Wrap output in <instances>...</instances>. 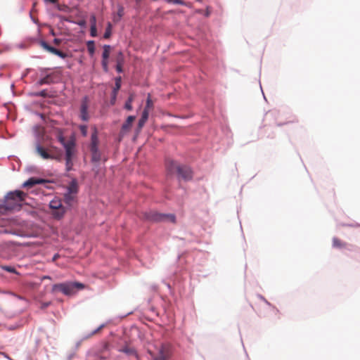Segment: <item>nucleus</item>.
<instances>
[{
	"instance_id": "7",
	"label": "nucleus",
	"mask_w": 360,
	"mask_h": 360,
	"mask_svg": "<svg viewBox=\"0 0 360 360\" xmlns=\"http://www.w3.org/2000/svg\"><path fill=\"white\" fill-rule=\"evenodd\" d=\"M89 107V101L87 96L84 97L81 101L79 108V117L84 122L89 121L90 117L88 112Z\"/></svg>"
},
{
	"instance_id": "30",
	"label": "nucleus",
	"mask_w": 360,
	"mask_h": 360,
	"mask_svg": "<svg viewBox=\"0 0 360 360\" xmlns=\"http://www.w3.org/2000/svg\"><path fill=\"white\" fill-rule=\"evenodd\" d=\"M2 269L10 273L18 274L15 269L11 266H3Z\"/></svg>"
},
{
	"instance_id": "46",
	"label": "nucleus",
	"mask_w": 360,
	"mask_h": 360,
	"mask_svg": "<svg viewBox=\"0 0 360 360\" xmlns=\"http://www.w3.org/2000/svg\"><path fill=\"white\" fill-rule=\"evenodd\" d=\"M84 24V22L79 23V25H83Z\"/></svg>"
},
{
	"instance_id": "5",
	"label": "nucleus",
	"mask_w": 360,
	"mask_h": 360,
	"mask_svg": "<svg viewBox=\"0 0 360 360\" xmlns=\"http://www.w3.org/2000/svg\"><path fill=\"white\" fill-rule=\"evenodd\" d=\"M144 218L150 221H163L169 220L174 223L176 217L174 214H165L155 211H150L144 213Z\"/></svg>"
},
{
	"instance_id": "15",
	"label": "nucleus",
	"mask_w": 360,
	"mask_h": 360,
	"mask_svg": "<svg viewBox=\"0 0 360 360\" xmlns=\"http://www.w3.org/2000/svg\"><path fill=\"white\" fill-rule=\"evenodd\" d=\"M53 74L47 75L46 77L41 78L38 81L39 85L50 84L53 82Z\"/></svg>"
},
{
	"instance_id": "1",
	"label": "nucleus",
	"mask_w": 360,
	"mask_h": 360,
	"mask_svg": "<svg viewBox=\"0 0 360 360\" xmlns=\"http://www.w3.org/2000/svg\"><path fill=\"white\" fill-rule=\"evenodd\" d=\"M26 195L25 193L18 190L8 193L1 201V208L9 211L20 210Z\"/></svg>"
},
{
	"instance_id": "20",
	"label": "nucleus",
	"mask_w": 360,
	"mask_h": 360,
	"mask_svg": "<svg viewBox=\"0 0 360 360\" xmlns=\"http://www.w3.org/2000/svg\"><path fill=\"white\" fill-rule=\"evenodd\" d=\"M56 136L58 139V141L63 146L67 143L68 141H65V139L63 135V131L61 129H56Z\"/></svg>"
},
{
	"instance_id": "25",
	"label": "nucleus",
	"mask_w": 360,
	"mask_h": 360,
	"mask_svg": "<svg viewBox=\"0 0 360 360\" xmlns=\"http://www.w3.org/2000/svg\"><path fill=\"white\" fill-rule=\"evenodd\" d=\"M120 352H124L128 355H134L136 352L134 348L129 347H124L120 349Z\"/></svg>"
},
{
	"instance_id": "19",
	"label": "nucleus",
	"mask_w": 360,
	"mask_h": 360,
	"mask_svg": "<svg viewBox=\"0 0 360 360\" xmlns=\"http://www.w3.org/2000/svg\"><path fill=\"white\" fill-rule=\"evenodd\" d=\"M76 195L67 193L64 195V200L69 206H72L75 201Z\"/></svg>"
},
{
	"instance_id": "35",
	"label": "nucleus",
	"mask_w": 360,
	"mask_h": 360,
	"mask_svg": "<svg viewBox=\"0 0 360 360\" xmlns=\"http://www.w3.org/2000/svg\"><path fill=\"white\" fill-rule=\"evenodd\" d=\"M55 55L59 56L61 58H65L68 56L67 53H65L58 49H57Z\"/></svg>"
},
{
	"instance_id": "2",
	"label": "nucleus",
	"mask_w": 360,
	"mask_h": 360,
	"mask_svg": "<svg viewBox=\"0 0 360 360\" xmlns=\"http://www.w3.org/2000/svg\"><path fill=\"white\" fill-rule=\"evenodd\" d=\"M166 168L169 174H176L179 179L184 181H189L193 178V172L188 166L179 165L174 160H167Z\"/></svg>"
},
{
	"instance_id": "14",
	"label": "nucleus",
	"mask_w": 360,
	"mask_h": 360,
	"mask_svg": "<svg viewBox=\"0 0 360 360\" xmlns=\"http://www.w3.org/2000/svg\"><path fill=\"white\" fill-rule=\"evenodd\" d=\"M149 115V112L147 109H144L141 119L139 121L138 127L139 129H141L146 122Z\"/></svg>"
},
{
	"instance_id": "12",
	"label": "nucleus",
	"mask_w": 360,
	"mask_h": 360,
	"mask_svg": "<svg viewBox=\"0 0 360 360\" xmlns=\"http://www.w3.org/2000/svg\"><path fill=\"white\" fill-rule=\"evenodd\" d=\"M98 143L97 131L95 129L91 136L90 149L98 148Z\"/></svg>"
},
{
	"instance_id": "3",
	"label": "nucleus",
	"mask_w": 360,
	"mask_h": 360,
	"mask_svg": "<svg viewBox=\"0 0 360 360\" xmlns=\"http://www.w3.org/2000/svg\"><path fill=\"white\" fill-rule=\"evenodd\" d=\"M84 288L85 285L79 282H65L54 284L51 288V292H61L65 295L71 296Z\"/></svg>"
},
{
	"instance_id": "47",
	"label": "nucleus",
	"mask_w": 360,
	"mask_h": 360,
	"mask_svg": "<svg viewBox=\"0 0 360 360\" xmlns=\"http://www.w3.org/2000/svg\"><path fill=\"white\" fill-rule=\"evenodd\" d=\"M1 201L0 200V208H1Z\"/></svg>"
},
{
	"instance_id": "48",
	"label": "nucleus",
	"mask_w": 360,
	"mask_h": 360,
	"mask_svg": "<svg viewBox=\"0 0 360 360\" xmlns=\"http://www.w3.org/2000/svg\"><path fill=\"white\" fill-rule=\"evenodd\" d=\"M136 1H139L140 0H136Z\"/></svg>"
},
{
	"instance_id": "40",
	"label": "nucleus",
	"mask_w": 360,
	"mask_h": 360,
	"mask_svg": "<svg viewBox=\"0 0 360 360\" xmlns=\"http://www.w3.org/2000/svg\"><path fill=\"white\" fill-rule=\"evenodd\" d=\"M60 41H61L59 39H54V40H53L54 44L56 45H59L60 44Z\"/></svg>"
},
{
	"instance_id": "13",
	"label": "nucleus",
	"mask_w": 360,
	"mask_h": 360,
	"mask_svg": "<svg viewBox=\"0 0 360 360\" xmlns=\"http://www.w3.org/2000/svg\"><path fill=\"white\" fill-rule=\"evenodd\" d=\"M78 192V184L77 181L74 179L70 183L68 187V193L76 195Z\"/></svg>"
},
{
	"instance_id": "4",
	"label": "nucleus",
	"mask_w": 360,
	"mask_h": 360,
	"mask_svg": "<svg viewBox=\"0 0 360 360\" xmlns=\"http://www.w3.org/2000/svg\"><path fill=\"white\" fill-rule=\"evenodd\" d=\"M65 150V166L67 171L72 169L73 162L72 159L75 155V142L73 139L68 141L67 143L63 145Z\"/></svg>"
},
{
	"instance_id": "29",
	"label": "nucleus",
	"mask_w": 360,
	"mask_h": 360,
	"mask_svg": "<svg viewBox=\"0 0 360 360\" xmlns=\"http://www.w3.org/2000/svg\"><path fill=\"white\" fill-rule=\"evenodd\" d=\"M116 62L117 63L124 64V58L123 53L121 51H120L117 56Z\"/></svg>"
},
{
	"instance_id": "18",
	"label": "nucleus",
	"mask_w": 360,
	"mask_h": 360,
	"mask_svg": "<svg viewBox=\"0 0 360 360\" xmlns=\"http://www.w3.org/2000/svg\"><path fill=\"white\" fill-rule=\"evenodd\" d=\"M91 153V160L94 162H98L101 159V154L98 148L90 149Z\"/></svg>"
},
{
	"instance_id": "45",
	"label": "nucleus",
	"mask_w": 360,
	"mask_h": 360,
	"mask_svg": "<svg viewBox=\"0 0 360 360\" xmlns=\"http://www.w3.org/2000/svg\"><path fill=\"white\" fill-rule=\"evenodd\" d=\"M121 12H122V11H119V15H120V16H121V15H122Z\"/></svg>"
},
{
	"instance_id": "41",
	"label": "nucleus",
	"mask_w": 360,
	"mask_h": 360,
	"mask_svg": "<svg viewBox=\"0 0 360 360\" xmlns=\"http://www.w3.org/2000/svg\"><path fill=\"white\" fill-rule=\"evenodd\" d=\"M58 0H44L45 2L56 4Z\"/></svg>"
},
{
	"instance_id": "6",
	"label": "nucleus",
	"mask_w": 360,
	"mask_h": 360,
	"mask_svg": "<svg viewBox=\"0 0 360 360\" xmlns=\"http://www.w3.org/2000/svg\"><path fill=\"white\" fill-rule=\"evenodd\" d=\"M49 207L51 210L52 216L57 219H61L66 212L65 207L63 206L61 201L57 198L50 201Z\"/></svg>"
},
{
	"instance_id": "37",
	"label": "nucleus",
	"mask_w": 360,
	"mask_h": 360,
	"mask_svg": "<svg viewBox=\"0 0 360 360\" xmlns=\"http://www.w3.org/2000/svg\"><path fill=\"white\" fill-rule=\"evenodd\" d=\"M122 65H123V64H120V63H117V65H116V70L120 73L122 72V71H123Z\"/></svg>"
},
{
	"instance_id": "31",
	"label": "nucleus",
	"mask_w": 360,
	"mask_h": 360,
	"mask_svg": "<svg viewBox=\"0 0 360 360\" xmlns=\"http://www.w3.org/2000/svg\"><path fill=\"white\" fill-rule=\"evenodd\" d=\"M102 67L105 72L108 71V60L102 59Z\"/></svg>"
},
{
	"instance_id": "10",
	"label": "nucleus",
	"mask_w": 360,
	"mask_h": 360,
	"mask_svg": "<svg viewBox=\"0 0 360 360\" xmlns=\"http://www.w3.org/2000/svg\"><path fill=\"white\" fill-rule=\"evenodd\" d=\"M169 357L168 351L164 347L162 346L159 350V353L158 355L154 356V360H167Z\"/></svg>"
},
{
	"instance_id": "9",
	"label": "nucleus",
	"mask_w": 360,
	"mask_h": 360,
	"mask_svg": "<svg viewBox=\"0 0 360 360\" xmlns=\"http://www.w3.org/2000/svg\"><path fill=\"white\" fill-rule=\"evenodd\" d=\"M135 120V116L130 115L127 117L126 122L122 124V133L127 132L130 130L133 122Z\"/></svg>"
},
{
	"instance_id": "17",
	"label": "nucleus",
	"mask_w": 360,
	"mask_h": 360,
	"mask_svg": "<svg viewBox=\"0 0 360 360\" xmlns=\"http://www.w3.org/2000/svg\"><path fill=\"white\" fill-rule=\"evenodd\" d=\"M49 153H53L56 155V158H51L52 160H60L61 157V150L54 146H50L48 148Z\"/></svg>"
},
{
	"instance_id": "16",
	"label": "nucleus",
	"mask_w": 360,
	"mask_h": 360,
	"mask_svg": "<svg viewBox=\"0 0 360 360\" xmlns=\"http://www.w3.org/2000/svg\"><path fill=\"white\" fill-rule=\"evenodd\" d=\"M120 87H121V77H119L115 79V87L112 91V102H114L115 101V98H116V96L117 94V91L120 90Z\"/></svg>"
},
{
	"instance_id": "43",
	"label": "nucleus",
	"mask_w": 360,
	"mask_h": 360,
	"mask_svg": "<svg viewBox=\"0 0 360 360\" xmlns=\"http://www.w3.org/2000/svg\"><path fill=\"white\" fill-rule=\"evenodd\" d=\"M42 279H51V277L49 276H44Z\"/></svg>"
},
{
	"instance_id": "27",
	"label": "nucleus",
	"mask_w": 360,
	"mask_h": 360,
	"mask_svg": "<svg viewBox=\"0 0 360 360\" xmlns=\"http://www.w3.org/2000/svg\"><path fill=\"white\" fill-rule=\"evenodd\" d=\"M112 34V25L110 22H108L107 25V27L105 29V32L104 33L103 37L105 39H109Z\"/></svg>"
},
{
	"instance_id": "26",
	"label": "nucleus",
	"mask_w": 360,
	"mask_h": 360,
	"mask_svg": "<svg viewBox=\"0 0 360 360\" xmlns=\"http://www.w3.org/2000/svg\"><path fill=\"white\" fill-rule=\"evenodd\" d=\"M134 101V95L133 94H131L127 101H126L125 103V105H124V108L127 110H132V105H131V103L133 102Z\"/></svg>"
},
{
	"instance_id": "21",
	"label": "nucleus",
	"mask_w": 360,
	"mask_h": 360,
	"mask_svg": "<svg viewBox=\"0 0 360 360\" xmlns=\"http://www.w3.org/2000/svg\"><path fill=\"white\" fill-rule=\"evenodd\" d=\"M347 245V243L345 242H342L340 239L338 238L334 237L333 238V246L336 248H345Z\"/></svg>"
},
{
	"instance_id": "28",
	"label": "nucleus",
	"mask_w": 360,
	"mask_h": 360,
	"mask_svg": "<svg viewBox=\"0 0 360 360\" xmlns=\"http://www.w3.org/2000/svg\"><path fill=\"white\" fill-rule=\"evenodd\" d=\"M153 105V101L151 100V96H150V94H148V97H147V100H146V107L144 109H147L148 110H149V109L150 108H152Z\"/></svg>"
},
{
	"instance_id": "8",
	"label": "nucleus",
	"mask_w": 360,
	"mask_h": 360,
	"mask_svg": "<svg viewBox=\"0 0 360 360\" xmlns=\"http://www.w3.org/2000/svg\"><path fill=\"white\" fill-rule=\"evenodd\" d=\"M36 151L43 159L48 160L56 158V155L53 153H49L48 149H45L40 145H37Z\"/></svg>"
},
{
	"instance_id": "34",
	"label": "nucleus",
	"mask_w": 360,
	"mask_h": 360,
	"mask_svg": "<svg viewBox=\"0 0 360 360\" xmlns=\"http://www.w3.org/2000/svg\"><path fill=\"white\" fill-rule=\"evenodd\" d=\"M90 34L93 37H95L97 36V29H96V27L91 26Z\"/></svg>"
},
{
	"instance_id": "33",
	"label": "nucleus",
	"mask_w": 360,
	"mask_h": 360,
	"mask_svg": "<svg viewBox=\"0 0 360 360\" xmlns=\"http://www.w3.org/2000/svg\"><path fill=\"white\" fill-rule=\"evenodd\" d=\"M169 4L184 5V3L182 0H165Z\"/></svg>"
},
{
	"instance_id": "36",
	"label": "nucleus",
	"mask_w": 360,
	"mask_h": 360,
	"mask_svg": "<svg viewBox=\"0 0 360 360\" xmlns=\"http://www.w3.org/2000/svg\"><path fill=\"white\" fill-rule=\"evenodd\" d=\"M90 23H91V26L96 27V18L94 15H92L90 17Z\"/></svg>"
},
{
	"instance_id": "32",
	"label": "nucleus",
	"mask_w": 360,
	"mask_h": 360,
	"mask_svg": "<svg viewBox=\"0 0 360 360\" xmlns=\"http://www.w3.org/2000/svg\"><path fill=\"white\" fill-rule=\"evenodd\" d=\"M80 131L84 136L87 135V127L86 125H81L79 127Z\"/></svg>"
},
{
	"instance_id": "42",
	"label": "nucleus",
	"mask_w": 360,
	"mask_h": 360,
	"mask_svg": "<svg viewBox=\"0 0 360 360\" xmlns=\"http://www.w3.org/2000/svg\"><path fill=\"white\" fill-rule=\"evenodd\" d=\"M39 95L41 96H44L46 95V92L45 91H41Z\"/></svg>"
},
{
	"instance_id": "22",
	"label": "nucleus",
	"mask_w": 360,
	"mask_h": 360,
	"mask_svg": "<svg viewBox=\"0 0 360 360\" xmlns=\"http://www.w3.org/2000/svg\"><path fill=\"white\" fill-rule=\"evenodd\" d=\"M111 50V46L110 45H104L103 51L102 54V59L108 60L110 56V53Z\"/></svg>"
},
{
	"instance_id": "11",
	"label": "nucleus",
	"mask_w": 360,
	"mask_h": 360,
	"mask_svg": "<svg viewBox=\"0 0 360 360\" xmlns=\"http://www.w3.org/2000/svg\"><path fill=\"white\" fill-rule=\"evenodd\" d=\"M45 181L41 179L30 178L23 184V187H32L36 184H40Z\"/></svg>"
},
{
	"instance_id": "44",
	"label": "nucleus",
	"mask_w": 360,
	"mask_h": 360,
	"mask_svg": "<svg viewBox=\"0 0 360 360\" xmlns=\"http://www.w3.org/2000/svg\"><path fill=\"white\" fill-rule=\"evenodd\" d=\"M57 257H58L57 255H55V256L53 257V260H55L56 259H57Z\"/></svg>"
},
{
	"instance_id": "23",
	"label": "nucleus",
	"mask_w": 360,
	"mask_h": 360,
	"mask_svg": "<svg viewBox=\"0 0 360 360\" xmlns=\"http://www.w3.org/2000/svg\"><path fill=\"white\" fill-rule=\"evenodd\" d=\"M87 49L91 56H93L95 53V44L94 41H89L86 43Z\"/></svg>"
},
{
	"instance_id": "39",
	"label": "nucleus",
	"mask_w": 360,
	"mask_h": 360,
	"mask_svg": "<svg viewBox=\"0 0 360 360\" xmlns=\"http://www.w3.org/2000/svg\"><path fill=\"white\" fill-rule=\"evenodd\" d=\"M103 328V326H101L99 328H98L96 330H94L91 333V335L97 333L101 328Z\"/></svg>"
},
{
	"instance_id": "24",
	"label": "nucleus",
	"mask_w": 360,
	"mask_h": 360,
	"mask_svg": "<svg viewBox=\"0 0 360 360\" xmlns=\"http://www.w3.org/2000/svg\"><path fill=\"white\" fill-rule=\"evenodd\" d=\"M41 46L47 51H49V52H50V53H53L54 55L56 54L57 49H56V48L49 45L46 42H44V41H43L41 43Z\"/></svg>"
},
{
	"instance_id": "38",
	"label": "nucleus",
	"mask_w": 360,
	"mask_h": 360,
	"mask_svg": "<svg viewBox=\"0 0 360 360\" xmlns=\"http://www.w3.org/2000/svg\"><path fill=\"white\" fill-rule=\"evenodd\" d=\"M50 304H51V302H44V303H42L41 308V309H45V308H46L47 307H49V306L50 305Z\"/></svg>"
}]
</instances>
